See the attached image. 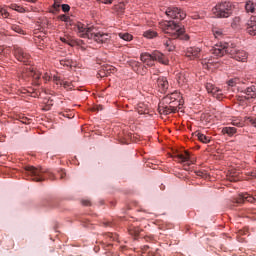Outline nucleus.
Instances as JSON below:
<instances>
[{"instance_id": "obj_26", "label": "nucleus", "mask_w": 256, "mask_h": 256, "mask_svg": "<svg viewBox=\"0 0 256 256\" xmlns=\"http://www.w3.org/2000/svg\"><path fill=\"white\" fill-rule=\"evenodd\" d=\"M129 233L133 237H139V233H141V229L139 227H130L129 228Z\"/></svg>"}, {"instance_id": "obj_9", "label": "nucleus", "mask_w": 256, "mask_h": 256, "mask_svg": "<svg viewBox=\"0 0 256 256\" xmlns=\"http://www.w3.org/2000/svg\"><path fill=\"white\" fill-rule=\"evenodd\" d=\"M14 56L21 63H29V59H31V56L19 46H14Z\"/></svg>"}, {"instance_id": "obj_1", "label": "nucleus", "mask_w": 256, "mask_h": 256, "mask_svg": "<svg viewBox=\"0 0 256 256\" xmlns=\"http://www.w3.org/2000/svg\"><path fill=\"white\" fill-rule=\"evenodd\" d=\"M212 54L216 57H223L229 55L232 59L236 61H241L245 63L247 61V52L244 50H239L237 46L233 43L225 44H216L215 47L211 50Z\"/></svg>"}, {"instance_id": "obj_35", "label": "nucleus", "mask_w": 256, "mask_h": 256, "mask_svg": "<svg viewBox=\"0 0 256 256\" xmlns=\"http://www.w3.org/2000/svg\"><path fill=\"white\" fill-rule=\"evenodd\" d=\"M143 36L146 37V39H154V37H157V34H155V33H144Z\"/></svg>"}, {"instance_id": "obj_28", "label": "nucleus", "mask_w": 256, "mask_h": 256, "mask_svg": "<svg viewBox=\"0 0 256 256\" xmlns=\"http://www.w3.org/2000/svg\"><path fill=\"white\" fill-rule=\"evenodd\" d=\"M60 65L63 67H73L74 63L71 59H62L60 60Z\"/></svg>"}, {"instance_id": "obj_7", "label": "nucleus", "mask_w": 256, "mask_h": 256, "mask_svg": "<svg viewBox=\"0 0 256 256\" xmlns=\"http://www.w3.org/2000/svg\"><path fill=\"white\" fill-rule=\"evenodd\" d=\"M165 15L169 17V19H180L183 20L187 17V14L183 12V10L177 7H169L165 11Z\"/></svg>"}, {"instance_id": "obj_30", "label": "nucleus", "mask_w": 256, "mask_h": 256, "mask_svg": "<svg viewBox=\"0 0 256 256\" xmlns=\"http://www.w3.org/2000/svg\"><path fill=\"white\" fill-rule=\"evenodd\" d=\"M125 9V4L120 3L116 6H114V10L118 11V13H123V10Z\"/></svg>"}, {"instance_id": "obj_24", "label": "nucleus", "mask_w": 256, "mask_h": 256, "mask_svg": "<svg viewBox=\"0 0 256 256\" xmlns=\"http://www.w3.org/2000/svg\"><path fill=\"white\" fill-rule=\"evenodd\" d=\"M197 138L199 141H201V143H210L211 141V138H209V136H206L205 134L203 133H197L196 134Z\"/></svg>"}, {"instance_id": "obj_50", "label": "nucleus", "mask_w": 256, "mask_h": 256, "mask_svg": "<svg viewBox=\"0 0 256 256\" xmlns=\"http://www.w3.org/2000/svg\"><path fill=\"white\" fill-rule=\"evenodd\" d=\"M27 1H29L30 3H33V0H27Z\"/></svg>"}, {"instance_id": "obj_41", "label": "nucleus", "mask_w": 256, "mask_h": 256, "mask_svg": "<svg viewBox=\"0 0 256 256\" xmlns=\"http://www.w3.org/2000/svg\"><path fill=\"white\" fill-rule=\"evenodd\" d=\"M82 205H84V207H89L91 205V201H89V200H82Z\"/></svg>"}, {"instance_id": "obj_10", "label": "nucleus", "mask_w": 256, "mask_h": 256, "mask_svg": "<svg viewBox=\"0 0 256 256\" xmlns=\"http://www.w3.org/2000/svg\"><path fill=\"white\" fill-rule=\"evenodd\" d=\"M107 34H95V33H82L80 34L81 39H85L86 43H91V41H96V43L103 42V36Z\"/></svg>"}, {"instance_id": "obj_17", "label": "nucleus", "mask_w": 256, "mask_h": 256, "mask_svg": "<svg viewBox=\"0 0 256 256\" xmlns=\"http://www.w3.org/2000/svg\"><path fill=\"white\" fill-rule=\"evenodd\" d=\"M177 82L180 87H185L187 83H189V73L187 72H181L177 76Z\"/></svg>"}, {"instance_id": "obj_23", "label": "nucleus", "mask_w": 256, "mask_h": 256, "mask_svg": "<svg viewBox=\"0 0 256 256\" xmlns=\"http://www.w3.org/2000/svg\"><path fill=\"white\" fill-rule=\"evenodd\" d=\"M78 31L80 33H91V31H94V28L93 27H87L83 24H78Z\"/></svg>"}, {"instance_id": "obj_20", "label": "nucleus", "mask_w": 256, "mask_h": 256, "mask_svg": "<svg viewBox=\"0 0 256 256\" xmlns=\"http://www.w3.org/2000/svg\"><path fill=\"white\" fill-rule=\"evenodd\" d=\"M245 9H246L247 13H255V11H256V0L255 1H253V0L246 1Z\"/></svg>"}, {"instance_id": "obj_4", "label": "nucleus", "mask_w": 256, "mask_h": 256, "mask_svg": "<svg viewBox=\"0 0 256 256\" xmlns=\"http://www.w3.org/2000/svg\"><path fill=\"white\" fill-rule=\"evenodd\" d=\"M231 3L229 2H223L220 4H217L214 8H212V13L215 15V17L219 18H227L231 16Z\"/></svg>"}, {"instance_id": "obj_46", "label": "nucleus", "mask_w": 256, "mask_h": 256, "mask_svg": "<svg viewBox=\"0 0 256 256\" xmlns=\"http://www.w3.org/2000/svg\"><path fill=\"white\" fill-rule=\"evenodd\" d=\"M14 31H15L16 33H19L21 30L18 29L17 27H15Z\"/></svg>"}, {"instance_id": "obj_29", "label": "nucleus", "mask_w": 256, "mask_h": 256, "mask_svg": "<svg viewBox=\"0 0 256 256\" xmlns=\"http://www.w3.org/2000/svg\"><path fill=\"white\" fill-rule=\"evenodd\" d=\"M10 9H13V11H17L18 13H25V8H23L17 4H11Z\"/></svg>"}, {"instance_id": "obj_44", "label": "nucleus", "mask_w": 256, "mask_h": 256, "mask_svg": "<svg viewBox=\"0 0 256 256\" xmlns=\"http://www.w3.org/2000/svg\"><path fill=\"white\" fill-rule=\"evenodd\" d=\"M102 3H104V5H111V3H113V0H102Z\"/></svg>"}, {"instance_id": "obj_5", "label": "nucleus", "mask_w": 256, "mask_h": 256, "mask_svg": "<svg viewBox=\"0 0 256 256\" xmlns=\"http://www.w3.org/2000/svg\"><path fill=\"white\" fill-rule=\"evenodd\" d=\"M160 27L163 31H174L175 33H187V28L181 23L175 21H161Z\"/></svg>"}, {"instance_id": "obj_43", "label": "nucleus", "mask_w": 256, "mask_h": 256, "mask_svg": "<svg viewBox=\"0 0 256 256\" xmlns=\"http://www.w3.org/2000/svg\"><path fill=\"white\" fill-rule=\"evenodd\" d=\"M43 79H44V81H49V79H51V76H49L48 73H45V74L43 75Z\"/></svg>"}, {"instance_id": "obj_18", "label": "nucleus", "mask_w": 256, "mask_h": 256, "mask_svg": "<svg viewBox=\"0 0 256 256\" xmlns=\"http://www.w3.org/2000/svg\"><path fill=\"white\" fill-rule=\"evenodd\" d=\"M247 31L248 33H255L256 31V16H251L247 21Z\"/></svg>"}, {"instance_id": "obj_11", "label": "nucleus", "mask_w": 256, "mask_h": 256, "mask_svg": "<svg viewBox=\"0 0 256 256\" xmlns=\"http://www.w3.org/2000/svg\"><path fill=\"white\" fill-rule=\"evenodd\" d=\"M206 90L208 91V93H210V95L215 97V99H218V101H221V99H223V90L219 89L212 83L206 84Z\"/></svg>"}, {"instance_id": "obj_15", "label": "nucleus", "mask_w": 256, "mask_h": 256, "mask_svg": "<svg viewBox=\"0 0 256 256\" xmlns=\"http://www.w3.org/2000/svg\"><path fill=\"white\" fill-rule=\"evenodd\" d=\"M140 59L142 63H145L148 67H153L155 65L154 58H153V52L152 54H149L147 52H144L140 55Z\"/></svg>"}, {"instance_id": "obj_27", "label": "nucleus", "mask_w": 256, "mask_h": 256, "mask_svg": "<svg viewBox=\"0 0 256 256\" xmlns=\"http://www.w3.org/2000/svg\"><path fill=\"white\" fill-rule=\"evenodd\" d=\"M120 39H123V41H132L133 40V35L130 33H119L118 34Z\"/></svg>"}, {"instance_id": "obj_39", "label": "nucleus", "mask_w": 256, "mask_h": 256, "mask_svg": "<svg viewBox=\"0 0 256 256\" xmlns=\"http://www.w3.org/2000/svg\"><path fill=\"white\" fill-rule=\"evenodd\" d=\"M53 7H54V9H59L61 7V1L55 0Z\"/></svg>"}, {"instance_id": "obj_37", "label": "nucleus", "mask_w": 256, "mask_h": 256, "mask_svg": "<svg viewBox=\"0 0 256 256\" xmlns=\"http://www.w3.org/2000/svg\"><path fill=\"white\" fill-rule=\"evenodd\" d=\"M134 71H137V69H139V67L141 66V63L137 62V61H134L131 63Z\"/></svg>"}, {"instance_id": "obj_48", "label": "nucleus", "mask_w": 256, "mask_h": 256, "mask_svg": "<svg viewBox=\"0 0 256 256\" xmlns=\"http://www.w3.org/2000/svg\"><path fill=\"white\" fill-rule=\"evenodd\" d=\"M192 19H199V17H197V16H192Z\"/></svg>"}, {"instance_id": "obj_12", "label": "nucleus", "mask_w": 256, "mask_h": 256, "mask_svg": "<svg viewBox=\"0 0 256 256\" xmlns=\"http://www.w3.org/2000/svg\"><path fill=\"white\" fill-rule=\"evenodd\" d=\"M186 57H188V59H190V60L199 59V57H201V48H199V47L187 48Z\"/></svg>"}, {"instance_id": "obj_47", "label": "nucleus", "mask_w": 256, "mask_h": 256, "mask_svg": "<svg viewBox=\"0 0 256 256\" xmlns=\"http://www.w3.org/2000/svg\"><path fill=\"white\" fill-rule=\"evenodd\" d=\"M64 87H69V83L68 82H64Z\"/></svg>"}, {"instance_id": "obj_31", "label": "nucleus", "mask_w": 256, "mask_h": 256, "mask_svg": "<svg viewBox=\"0 0 256 256\" xmlns=\"http://www.w3.org/2000/svg\"><path fill=\"white\" fill-rule=\"evenodd\" d=\"M138 113L140 115H147L149 113V110H147V109L143 110V104H140L138 107Z\"/></svg>"}, {"instance_id": "obj_33", "label": "nucleus", "mask_w": 256, "mask_h": 256, "mask_svg": "<svg viewBox=\"0 0 256 256\" xmlns=\"http://www.w3.org/2000/svg\"><path fill=\"white\" fill-rule=\"evenodd\" d=\"M0 15H2L4 19H7V17H9V12H7V10L4 8H0Z\"/></svg>"}, {"instance_id": "obj_42", "label": "nucleus", "mask_w": 256, "mask_h": 256, "mask_svg": "<svg viewBox=\"0 0 256 256\" xmlns=\"http://www.w3.org/2000/svg\"><path fill=\"white\" fill-rule=\"evenodd\" d=\"M63 43H68V45H73V42H69L67 38H60Z\"/></svg>"}, {"instance_id": "obj_19", "label": "nucleus", "mask_w": 256, "mask_h": 256, "mask_svg": "<svg viewBox=\"0 0 256 256\" xmlns=\"http://www.w3.org/2000/svg\"><path fill=\"white\" fill-rule=\"evenodd\" d=\"M243 93L247 95L246 99H255L256 98V87L250 86L246 88Z\"/></svg>"}, {"instance_id": "obj_16", "label": "nucleus", "mask_w": 256, "mask_h": 256, "mask_svg": "<svg viewBox=\"0 0 256 256\" xmlns=\"http://www.w3.org/2000/svg\"><path fill=\"white\" fill-rule=\"evenodd\" d=\"M245 201L248 203H256V197L249 193L240 194L236 203H245Z\"/></svg>"}, {"instance_id": "obj_38", "label": "nucleus", "mask_w": 256, "mask_h": 256, "mask_svg": "<svg viewBox=\"0 0 256 256\" xmlns=\"http://www.w3.org/2000/svg\"><path fill=\"white\" fill-rule=\"evenodd\" d=\"M232 125H234L235 127H243V122L239 120H233Z\"/></svg>"}, {"instance_id": "obj_36", "label": "nucleus", "mask_w": 256, "mask_h": 256, "mask_svg": "<svg viewBox=\"0 0 256 256\" xmlns=\"http://www.w3.org/2000/svg\"><path fill=\"white\" fill-rule=\"evenodd\" d=\"M71 10V7L69 6V4H62V11H64V13H67Z\"/></svg>"}, {"instance_id": "obj_8", "label": "nucleus", "mask_w": 256, "mask_h": 256, "mask_svg": "<svg viewBox=\"0 0 256 256\" xmlns=\"http://www.w3.org/2000/svg\"><path fill=\"white\" fill-rule=\"evenodd\" d=\"M152 81H156L158 89L162 93H167V89H169V81L165 76L157 77L156 74H153L151 77Z\"/></svg>"}, {"instance_id": "obj_34", "label": "nucleus", "mask_w": 256, "mask_h": 256, "mask_svg": "<svg viewBox=\"0 0 256 256\" xmlns=\"http://www.w3.org/2000/svg\"><path fill=\"white\" fill-rule=\"evenodd\" d=\"M60 20L64 21V23H69L71 21V18L67 15H61Z\"/></svg>"}, {"instance_id": "obj_14", "label": "nucleus", "mask_w": 256, "mask_h": 256, "mask_svg": "<svg viewBox=\"0 0 256 256\" xmlns=\"http://www.w3.org/2000/svg\"><path fill=\"white\" fill-rule=\"evenodd\" d=\"M153 59L154 62L158 61V63H161L162 65H169V58H167V56L160 51L156 50L153 52Z\"/></svg>"}, {"instance_id": "obj_25", "label": "nucleus", "mask_w": 256, "mask_h": 256, "mask_svg": "<svg viewBox=\"0 0 256 256\" xmlns=\"http://www.w3.org/2000/svg\"><path fill=\"white\" fill-rule=\"evenodd\" d=\"M232 29H239L241 27V18L234 17L231 23Z\"/></svg>"}, {"instance_id": "obj_2", "label": "nucleus", "mask_w": 256, "mask_h": 256, "mask_svg": "<svg viewBox=\"0 0 256 256\" xmlns=\"http://www.w3.org/2000/svg\"><path fill=\"white\" fill-rule=\"evenodd\" d=\"M175 93L171 95H167L163 98L162 103L158 106V111L160 115H171V113H175L177 111V106L173 105L175 103L176 98L173 97Z\"/></svg>"}, {"instance_id": "obj_13", "label": "nucleus", "mask_w": 256, "mask_h": 256, "mask_svg": "<svg viewBox=\"0 0 256 256\" xmlns=\"http://www.w3.org/2000/svg\"><path fill=\"white\" fill-rule=\"evenodd\" d=\"M179 163H185L188 167L189 165H193V158H191V154L189 152L184 151L176 156Z\"/></svg>"}, {"instance_id": "obj_3", "label": "nucleus", "mask_w": 256, "mask_h": 256, "mask_svg": "<svg viewBox=\"0 0 256 256\" xmlns=\"http://www.w3.org/2000/svg\"><path fill=\"white\" fill-rule=\"evenodd\" d=\"M19 79L25 82L31 81V79H33V84L39 86V79H41V73L35 70V68L33 67H27L22 71Z\"/></svg>"}, {"instance_id": "obj_32", "label": "nucleus", "mask_w": 256, "mask_h": 256, "mask_svg": "<svg viewBox=\"0 0 256 256\" xmlns=\"http://www.w3.org/2000/svg\"><path fill=\"white\" fill-rule=\"evenodd\" d=\"M237 83H239V79H237V78L230 79V80L228 81L229 87H235V85H237Z\"/></svg>"}, {"instance_id": "obj_22", "label": "nucleus", "mask_w": 256, "mask_h": 256, "mask_svg": "<svg viewBox=\"0 0 256 256\" xmlns=\"http://www.w3.org/2000/svg\"><path fill=\"white\" fill-rule=\"evenodd\" d=\"M223 135H229V137H233L235 133H237V128L235 127H224L222 129Z\"/></svg>"}, {"instance_id": "obj_40", "label": "nucleus", "mask_w": 256, "mask_h": 256, "mask_svg": "<svg viewBox=\"0 0 256 256\" xmlns=\"http://www.w3.org/2000/svg\"><path fill=\"white\" fill-rule=\"evenodd\" d=\"M249 123L253 125V127H256V118L255 117H249L248 118Z\"/></svg>"}, {"instance_id": "obj_45", "label": "nucleus", "mask_w": 256, "mask_h": 256, "mask_svg": "<svg viewBox=\"0 0 256 256\" xmlns=\"http://www.w3.org/2000/svg\"><path fill=\"white\" fill-rule=\"evenodd\" d=\"M59 175H60V179H65V172L64 171L59 172Z\"/></svg>"}, {"instance_id": "obj_49", "label": "nucleus", "mask_w": 256, "mask_h": 256, "mask_svg": "<svg viewBox=\"0 0 256 256\" xmlns=\"http://www.w3.org/2000/svg\"><path fill=\"white\" fill-rule=\"evenodd\" d=\"M146 33H154V31H147Z\"/></svg>"}, {"instance_id": "obj_6", "label": "nucleus", "mask_w": 256, "mask_h": 256, "mask_svg": "<svg viewBox=\"0 0 256 256\" xmlns=\"http://www.w3.org/2000/svg\"><path fill=\"white\" fill-rule=\"evenodd\" d=\"M26 175L32 178L33 181H45V170L42 168H36L33 166H26L25 167Z\"/></svg>"}, {"instance_id": "obj_21", "label": "nucleus", "mask_w": 256, "mask_h": 256, "mask_svg": "<svg viewBox=\"0 0 256 256\" xmlns=\"http://www.w3.org/2000/svg\"><path fill=\"white\" fill-rule=\"evenodd\" d=\"M172 39H180V41H189V35L186 33H173L171 34Z\"/></svg>"}]
</instances>
